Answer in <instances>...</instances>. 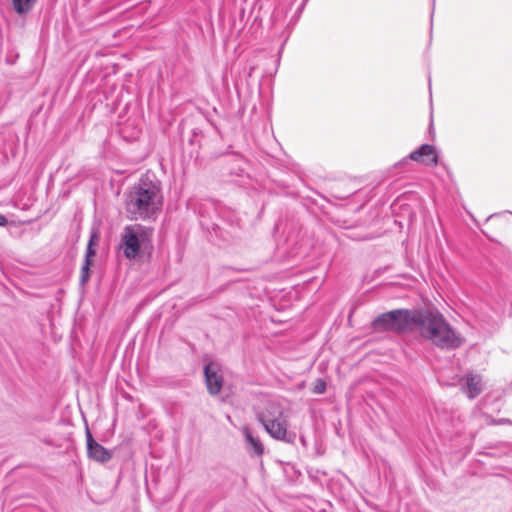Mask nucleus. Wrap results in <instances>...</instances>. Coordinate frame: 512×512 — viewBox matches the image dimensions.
Listing matches in <instances>:
<instances>
[{
    "instance_id": "obj_3",
    "label": "nucleus",
    "mask_w": 512,
    "mask_h": 512,
    "mask_svg": "<svg viewBox=\"0 0 512 512\" xmlns=\"http://www.w3.org/2000/svg\"><path fill=\"white\" fill-rule=\"evenodd\" d=\"M154 229L142 224H130L123 228L120 235L119 250L128 260H134L153 250Z\"/></svg>"
},
{
    "instance_id": "obj_6",
    "label": "nucleus",
    "mask_w": 512,
    "mask_h": 512,
    "mask_svg": "<svg viewBox=\"0 0 512 512\" xmlns=\"http://www.w3.org/2000/svg\"><path fill=\"white\" fill-rule=\"evenodd\" d=\"M408 159L423 163L427 166H436L438 157L435 148L429 144H423L418 149L409 154L400 164L405 163Z\"/></svg>"
},
{
    "instance_id": "obj_11",
    "label": "nucleus",
    "mask_w": 512,
    "mask_h": 512,
    "mask_svg": "<svg viewBox=\"0 0 512 512\" xmlns=\"http://www.w3.org/2000/svg\"><path fill=\"white\" fill-rule=\"evenodd\" d=\"M99 242V234L97 230H93L90 235V239L88 241V245L86 248L85 258L84 260H88L93 262V257L96 255L95 246L98 245Z\"/></svg>"
},
{
    "instance_id": "obj_5",
    "label": "nucleus",
    "mask_w": 512,
    "mask_h": 512,
    "mask_svg": "<svg viewBox=\"0 0 512 512\" xmlns=\"http://www.w3.org/2000/svg\"><path fill=\"white\" fill-rule=\"evenodd\" d=\"M413 325L414 311L397 309L376 317L372 321L371 327L375 332L393 331L402 333L413 330Z\"/></svg>"
},
{
    "instance_id": "obj_9",
    "label": "nucleus",
    "mask_w": 512,
    "mask_h": 512,
    "mask_svg": "<svg viewBox=\"0 0 512 512\" xmlns=\"http://www.w3.org/2000/svg\"><path fill=\"white\" fill-rule=\"evenodd\" d=\"M87 454L89 458L101 463L108 462L112 458L111 452H109L99 443L95 444L89 450H87Z\"/></svg>"
},
{
    "instance_id": "obj_14",
    "label": "nucleus",
    "mask_w": 512,
    "mask_h": 512,
    "mask_svg": "<svg viewBox=\"0 0 512 512\" xmlns=\"http://www.w3.org/2000/svg\"><path fill=\"white\" fill-rule=\"evenodd\" d=\"M326 386V382L323 379L318 378L314 383L312 392L314 394H323L326 391Z\"/></svg>"
},
{
    "instance_id": "obj_4",
    "label": "nucleus",
    "mask_w": 512,
    "mask_h": 512,
    "mask_svg": "<svg viewBox=\"0 0 512 512\" xmlns=\"http://www.w3.org/2000/svg\"><path fill=\"white\" fill-rule=\"evenodd\" d=\"M256 418L273 439L288 444L295 442L296 434L288 431V421L283 418V411L279 404L269 403L265 410L257 412Z\"/></svg>"
},
{
    "instance_id": "obj_10",
    "label": "nucleus",
    "mask_w": 512,
    "mask_h": 512,
    "mask_svg": "<svg viewBox=\"0 0 512 512\" xmlns=\"http://www.w3.org/2000/svg\"><path fill=\"white\" fill-rule=\"evenodd\" d=\"M243 435L245 437L246 442L250 445L253 452L260 456L264 452V446L261 443L260 439L257 437H254L248 427H243L242 429Z\"/></svg>"
},
{
    "instance_id": "obj_1",
    "label": "nucleus",
    "mask_w": 512,
    "mask_h": 512,
    "mask_svg": "<svg viewBox=\"0 0 512 512\" xmlns=\"http://www.w3.org/2000/svg\"><path fill=\"white\" fill-rule=\"evenodd\" d=\"M163 205L161 185L143 176L133 185L126 197L125 209L132 220L156 217Z\"/></svg>"
},
{
    "instance_id": "obj_13",
    "label": "nucleus",
    "mask_w": 512,
    "mask_h": 512,
    "mask_svg": "<svg viewBox=\"0 0 512 512\" xmlns=\"http://www.w3.org/2000/svg\"><path fill=\"white\" fill-rule=\"evenodd\" d=\"M93 262H90L88 260H84L83 262V265L81 267V272H80V284L81 285H85L89 278H90V266L92 265Z\"/></svg>"
},
{
    "instance_id": "obj_8",
    "label": "nucleus",
    "mask_w": 512,
    "mask_h": 512,
    "mask_svg": "<svg viewBox=\"0 0 512 512\" xmlns=\"http://www.w3.org/2000/svg\"><path fill=\"white\" fill-rule=\"evenodd\" d=\"M463 392L470 398L474 399L482 391V379L479 375H468L465 385L462 387Z\"/></svg>"
},
{
    "instance_id": "obj_16",
    "label": "nucleus",
    "mask_w": 512,
    "mask_h": 512,
    "mask_svg": "<svg viewBox=\"0 0 512 512\" xmlns=\"http://www.w3.org/2000/svg\"><path fill=\"white\" fill-rule=\"evenodd\" d=\"M7 222V218L3 214H0V226H5Z\"/></svg>"
},
{
    "instance_id": "obj_7",
    "label": "nucleus",
    "mask_w": 512,
    "mask_h": 512,
    "mask_svg": "<svg viewBox=\"0 0 512 512\" xmlns=\"http://www.w3.org/2000/svg\"><path fill=\"white\" fill-rule=\"evenodd\" d=\"M204 376L208 392L211 395L219 394L223 386V377L218 374L216 367L212 363L205 366Z\"/></svg>"
},
{
    "instance_id": "obj_12",
    "label": "nucleus",
    "mask_w": 512,
    "mask_h": 512,
    "mask_svg": "<svg viewBox=\"0 0 512 512\" xmlns=\"http://www.w3.org/2000/svg\"><path fill=\"white\" fill-rule=\"evenodd\" d=\"M35 2L36 0H12L13 8L19 14L29 12L33 8Z\"/></svg>"
},
{
    "instance_id": "obj_15",
    "label": "nucleus",
    "mask_w": 512,
    "mask_h": 512,
    "mask_svg": "<svg viewBox=\"0 0 512 512\" xmlns=\"http://www.w3.org/2000/svg\"><path fill=\"white\" fill-rule=\"evenodd\" d=\"M86 442H87V450H89L92 446H94L95 444L98 443L94 440L89 428L86 429Z\"/></svg>"
},
{
    "instance_id": "obj_2",
    "label": "nucleus",
    "mask_w": 512,
    "mask_h": 512,
    "mask_svg": "<svg viewBox=\"0 0 512 512\" xmlns=\"http://www.w3.org/2000/svg\"><path fill=\"white\" fill-rule=\"evenodd\" d=\"M413 329L419 335L441 349L453 350L462 345V339L437 310L414 311Z\"/></svg>"
}]
</instances>
